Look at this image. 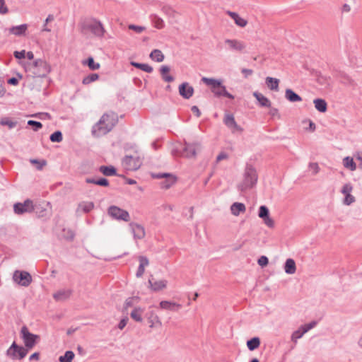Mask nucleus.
<instances>
[{
	"mask_svg": "<svg viewBox=\"0 0 362 362\" xmlns=\"http://www.w3.org/2000/svg\"><path fill=\"white\" fill-rule=\"evenodd\" d=\"M246 211L245 205L243 203L235 202L230 206L231 214L235 216H238L241 213H244Z\"/></svg>",
	"mask_w": 362,
	"mask_h": 362,
	"instance_id": "nucleus-25",
	"label": "nucleus"
},
{
	"mask_svg": "<svg viewBox=\"0 0 362 362\" xmlns=\"http://www.w3.org/2000/svg\"><path fill=\"white\" fill-rule=\"evenodd\" d=\"M179 93L185 99H189L194 94V88L187 82L179 86Z\"/></svg>",
	"mask_w": 362,
	"mask_h": 362,
	"instance_id": "nucleus-19",
	"label": "nucleus"
},
{
	"mask_svg": "<svg viewBox=\"0 0 362 362\" xmlns=\"http://www.w3.org/2000/svg\"><path fill=\"white\" fill-rule=\"evenodd\" d=\"M71 293L69 290H61L54 293L53 298L56 300H64L69 298Z\"/></svg>",
	"mask_w": 362,
	"mask_h": 362,
	"instance_id": "nucleus-33",
	"label": "nucleus"
},
{
	"mask_svg": "<svg viewBox=\"0 0 362 362\" xmlns=\"http://www.w3.org/2000/svg\"><path fill=\"white\" fill-rule=\"evenodd\" d=\"M241 72L245 78H247L253 74V71L252 69L245 68L242 69Z\"/></svg>",
	"mask_w": 362,
	"mask_h": 362,
	"instance_id": "nucleus-59",
	"label": "nucleus"
},
{
	"mask_svg": "<svg viewBox=\"0 0 362 362\" xmlns=\"http://www.w3.org/2000/svg\"><path fill=\"white\" fill-rule=\"evenodd\" d=\"M148 283L149 284V288L152 291L159 292L167 288L168 281L166 279H156L153 276H151Z\"/></svg>",
	"mask_w": 362,
	"mask_h": 362,
	"instance_id": "nucleus-13",
	"label": "nucleus"
},
{
	"mask_svg": "<svg viewBox=\"0 0 362 362\" xmlns=\"http://www.w3.org/2000/svg\"><path fill=\"white\" fill-rule=\"evenodd\" d=\"M201 148V145L199 143H185V146L182 148V151L181 155L186 158H192L195 157L197 154V151Z\"/></svg>",
	"mask_w": 362,
	"mask_h": 362,
	"instance_id": "nucleus-14",
	"label": "nucleus"
},
{
	"mask_svg": "<svg viewBox=\"0 0 362 362\" xmlns=\"http://www.w3.org/2000/svg\"><path fill=\"white\" fill-rule=\"evenodd\" d=\"M263 221L264 224L268 226L269 228H274V220L269 217V215L265 218H263Z\"/></svg>",
	"mask_w": 362,
	"mask_h": 362,
	"instance_id": "nucleus-54",
	"label": "nucleus"
},
{
	"mask_svg": "<svg viewBox=\"0 0 362 362\" xmlns=\"http://www.w3.org/2000/svg\"><path fill=\"white\" fill-rule=\"evenodd\" d=\"M28 124L29 126L33 127L34 131H38L42 127V124L41 122L35 120H29L28 122Z\"/></svg>",
	"mask_w": 362,
	"mask_h": 362,
	"instance_id": "nucleus-50",
	"label": "nucleus"
},
{
	"mask_svg": "<svg viewBox=\"0 0 362 362\" xmlns=\"http://www.w3.org/2000/svg\"><path fill=\"white\" fill-rule=\"evenodd\" d=\"M266 83L270 90L275 91L279 90V79L268 76L266 78Z\"/></svg>",
	"mask_w": 362,
	"mask_h": 362,
	"instance_id": "nucleus-31",
	"label": "nucleus"
},
{
	"mask_svg": "<svg viewBox=\"0 0 362 362\" xmlns=\"http://www.w3.org/2000/svg\"><path fill=\"white\" fill-rule=\"evenodd\" d=\"M139 265L136 272V276L137 278L141 277L144 272L145 268L149 265V260L146 256L140 255L138 257Z\"/></svg>",
	"mask_w": 362,
	"mask_h": 362,
	"instance_id": "nucleus-21",
	"label": "nucleus"
},
{
	"mask_svg": "<svg viewBox=\"0 0 362 362\" xmlns=\"http://www.w3.org/2000/svg\"><path fill=\"white\" fill-rule=\"evenodd\" d=\"M149 327L153 328L156 325L161 326L162 323L158 316L155 313L154 311H150L146 314Z\"/></svg>",
	"mask_w": 362,
	"mask_h": 362,
	"instance_id": "nucleus-24",
	"label": "nucleus"
},
{
	"mask_svg": "<svg viewBox=\"0 0 362 362\" xmlns=\"http://www.w3.org/2000/svg\"><path fill=\"white\" fill-rule=\"evenodd\" d=\"M144 310L141 308H135L131 313V317L136 322H142V314Z\"/></svg>",
	"mask_w": 362,
	"mask_h": 362,
	"instance_id": "nucleus-38",
	"label": "nucleus"
},
{
	"mask_svg": "<svg viewBox=\"0 0 362 362\" xmlns=\"http://www.w3.org/2000/svg\"><path fill=\"white\" fill-rule=\"evenodd\" d=\"M21 334L24 344L27 349H30L33 348V346L36 344L37 339L39 338V336L30 333L25 326L21 328Z\"/></svg>",
	"mask_w": 362,
	"mask_h": 362,
	"instance_id": "nucleus-7",
	"label": "nucleus"
},
{
	"mask_svg": "<svg viewBox=\"0 0 362 362\" xmlns=\"http://www.w3.org/2000/svg\"><path fill=\"white\" fill-rule=\"evenodd\" d=\"M152 177L154 178H166V180L160 183L161 188L169 189L171 187L176 181L175 177L170 173H158L153 174Z\"/></svg>",
	"mask_w": 362,
	"mask_h": 362,
	"instance_id": "nucleus-15",
	"label": "nucleus"
},
{
	"mask_svg": "<svg viewBox=\"0 0 362 362\" xmlns=\"http://www.w3.org/2000/svg\"><path fill=\"white\" fill-rule=\"evenodd\" d=\"M118 122L116 113L110 112L104 114L98 122L93 127L92 134L99 137L110 132Z\"/></svg>",
	"mask_w": 362,
	"mask_h": 362,
	"instance_id": "nucleus-1",
	"label": "nucleus"
},
{
	"mask_svg": "<svg viewBox=\"0 0 362 362\" xmlns=\"http://www.w3.org/2000/svg\"><path fill=\"white\" fill-rule=\"evenodd\" d=\"M74 353L71 351H66L63 356H59L60 362H71L74 358Z\"/></svg>",
	"mask_w": 362,
	"mask_h": 362,
	"instance_id": "nucleus-43",
	"label": "nucleus"
},
{
	"mask_svg": "<svg viewBox=\"0 0 362 362\" xmlns=\"http://www.w3.org/2000/svg\"><path fill=\"white\" fill-rule=\"evenodd\" d=\"M49 139L52 142H61L63 139L62 134L60 131H56L50 135Z\"/></svg>",
	"mask_w": 362,
	"mask_h": 362,
	"instance_id": "nucleus-46",
	"label": "nucleus"
},
{
	"mask_svg": "<svg viewBox=\"0 0 362 362\" xmlns=\"http://www.w3.org/2000/svg\"><path fill=\"white\" fill-rule=\"evenodd\" d=\"M308 168L310 170H312L313 175L317 174L320 170L317 163H310L308 165Z\"/></svg>",
	"mask_w": 362,
	"mask_h": 362,
	"instance_id": "nucleus-51",
	"label": "nucleus"
},
{
	"mask_svg": "<svg viewBox=\"0 0 362 362\" xmlns=\"http://www.w3.org/2000/svg\"><path fill=\"white\" fill-rule=\"evenodd\" d=\"M129 226L135 240H141L145 237V229L141 225L132 222L129 224Z\"/></svg>",
	"mask_w": 362,
	"mask_h": 362,
	"instance_id": "nucleus-18",
	"label": "nucleus"
},
{
	"mask_svg": "<svg viewBox=\"0 0 362 362\" xmlns=\"http://www.w3.org/2000/svg\"><path fill=\"white\" fill-rule=\"evenodd\" d=\"M315 107L320 112H325L327 109V104L324 99L317 98L313 100Z\"/></svg>",
	"mask_w": 362,
	"mask_h": 362,
	"instance_id": "nucleus-30",
	"label": "nucleus"
},
{
	"mask_svg": "<svg viewBox=\"0 0 362 362\" xmlns=\"http://www.w3.org/2000/svg\"><path fill=\"white\" fill-rule=\"evenodd\" d=\"M99 78L98 74H90L88 76L83 78L82 83L84 85H88L93 81H97Z\"/></svg>",
	"mask_w": 362,
	"mask_h": 362,
	"instance_id": "nucleus-45",
	"label": "nucleus"
},
{
	"mask_svg": "<svg viewBox=\"0 0 362 362\" xmlns=\"http://www.w3.org/2000/svg\"><path fill=\"white\" fill-rule=\"evenodd\" d=\"M224 43L228 49L232 52L242 53L246 48L245 42L237 39H226Z\"/></svg>",
	"mask_w": 362,
	"mask_h": 362,
	"instance_id": "nucleus-11",
	"label": "nucleus"
},
{
	"mask_svg": "<svg viewBox=\"0 0 362 362\" xmlns=\"http://www.w3.org/2000/svg\"><path fill=\"white\" fill-rule=\"evenodd\" d=\"M259 217L264 218L269 215V211L266 206H261L259 209Z\"/></svg>",
	"mask_w": 362,
	"mask_h": 362,
	"instance_id": "nucleus-48",
	"label": "nucleus"
},
{
	"mask_svg": "<svg viewBox=\"0 0 362 362\" xmlns=\"http://www.w3.org/2000/svg\"><path fill=\"white\" fill-rule=\"evenodd\" d=\"M141 160L139 156H126L122 160V165L127 170L134 171L141 165Z\"/></svg>",
	"mask_w": 362,
	"mask_h": 362,
	"instance_id": "nucleus-8",
	"label": "nucleus"
},
{
	"mask_svg": "<svg viewBox=\"0 0 362 362\" xmlns=\"http://www.w3.org/2000/svg\"><path fill=\"white\" fill-rule=\"evenodd\" d=\"M202 81L211 87V91L216 96H224L230 99L234 98V96L226 90V86L221 84V81L206 77H203Z\"/></svg>",
	"mask_w": 362,
	"mask_h": 362,
	"instance_id": "nucleus-3",
	"label": "nucleus"
},
{
	"mask_svg": "<svg viewBox=\"0 0 362 362\" xmlns=\"http://www.w3.org/2000/svg\"><path fill=\"white\" fill-rule=\"evenodd\" d=\"M159 308L163 310L176 312L182 308V305L173 301L162 300L159 303Z\"/></svg>",
	"mask_w": 362,
	"mask_h": 362,
	"instance_id": "nucleus-22",
	"label": "nucleus"
},
{
	"mask_svg": "<svg viewBox=\"0 0 362 362\" xmlns=\"http://www.w3.org/2000/svg\"><path fill=\"white\" fill-rule=\"evenodd\" d=\"M258 180L256 169L250 165H247L243 174V180L238 185V188L241 192H245L249 189L253 188Z\"/></svg>",
	"mask_w": 362,
	"mask_h": 362,
	"instance_id": "nucleus-2",
	"label": "nucleus"
},
{
	"mask_svg": "<svg viewBox=\"0 0 362 362\" xmlns=\"http://www.w3.org/2000/svg\"><path fill=\"white\" fill-rule=\"evenodd\" d=\"M8 11L7 6L5 5L4 0H0V13L6 14Z\"/></svg>",
	"mask_w": 362,
	"mask_h": 362,
	"instance_id": "nucleus-56",
	"label": "nucleus"
},
{
	"mask_svg": "<svg viewBox=\"0 0 362 362\" xmlns=\"http://www.w3.org/2000/svg\"><path fill=\"white\" fill-rule=\"evenodd\" d=\"M343 165L345 168L349 169L351 171L356 170V164L354 161L351 157L346 156L343 159Z\"/></svg>",
	"mask_w": 362,
	"mask_h": 362,
	"instance_id": "nucleus-35",
	"label": "nucleus"
},
{
	"mask_svg": "<svg viewBox=\"0 0 362 362\" xmlns=\"http://www.w3.org/2000/svg\"><path fill=\"white\" fill-rule=\"evenodd\" d=\"M6 92L4 87V80L0 77V97H2Z\"/></svg>",
	"mask_w": 362,
	"mask_h": 362,
	"instance_id": "nucleus-61",
	"label": "nucleus"
},
{
	"mask_svg": "<svg viewBox=\"0 0 362 362\" xmlns=\"http://www.w3.org/2000/svg\"><path fill=\"white\" fill-rule=\"evenodd\" d=\"M83 65H87L90 70H98L100 69V65L98 62H95L93 57H90L87 60L82 62Z\"/></svg>",
	"mask_w": 362,
	"mask_h": 362,
	"instance_id": "nucleus-40",
	"label": "nucleus"
},
{
	"mask_svg": "<svg viewBox=\"0 0 362 362\" xmlns=\"http://www.w3.org/2000/svg\"><path fill=\"white\" fill-rule=\"evenodd\" d=\"M228 154L225 152L220 153L216 157V162L228 158Z\"/></svg>",
	"mask_w": 362,
	"mask_h": 362,
	"instance_id": "nucleus-60",
	"label": "nucleus"
},
{
	"mask_svg": "<svg viewBox=\"0 0 362 362\" xmlns=\"http://www.w3.org/2000/svg\"><path fill=\"white\" fill-rule=\"evenodd\" d=\"M350 11H351V6L349 4H344L342 6V8H341L342 13H349Z\"/></svg>",
	"mask_w": 362,
	"mask_h": 362,
	"instance_id": "nucleus-64",
	"label": "nucleus"
},
{
	"mask_svg": "<svg viewBox=\"0 0 362 362\" xmlns=\"http://www.w3.org/2000/svg\"><path fill=\"white\" fill-rule=\"evenodd\" d=\"M96 185L107 187L109 185V182L106 178L102 177L97 180Z\"/></svg>",
	"mask_w": 362,
	"mask_h": 362,
	"instance_id": "nucleus-57",
	"label": "nucleus"
},
{
	"mask_svg": "<svg viewBox=\"0 0 362 362\" xmlns=\"http://www.w3.org/2000/svg\"><path fill=\"white\" fill-rule=\"evenodd\" d=\"M191 110H192V112L194 113L197 117H200L201 112L197 106H196V105L192 106Z\"/></svg>",
	"mask_w": 362,
	"mask_h": 362,
	"instance_id": "nucleus-62",
	"label": "nucleus"
},
{
	"mask_svg": "<svg viewBox=\"0 0 362 362\" xmlns=\"http://www.w3.org/2000/svg\"><path fill=\"white\" fill-rule=\"evenodd\" d=\"M13 281L18 284L27 287L32 281L30 274L25 271H16L13 276Z\"/></svg>",
	"mask_w": 362,
	"mask_h": 362,
	"instance_id": "nucleus-10",
	"label": "nucleus"
},
{
	"mask_svg": "<svg viewBox=\"0 0 362 362\" xmlns=\"http://www.w3.org/2000/svg\"><path fill=\"white\" fill-rule=\"evenodd\" d=\"M28 350L23 346H18L16 342H13L11 346L7 350V355L13 359H22L27 355Z\"/></svg>",
	"mask_w": 362,
	"mask_h": 362,
	"instance_id": "nucleus-9",
	"label": "nucleus"
},
{
	"mask_svg": "<svg viewBox=\"0 0 362 362\" xmlns=\"http://www.w3.org/2000/svg\"><path fill=\"white\" fill-rule=\"evenodd\" d=\"M355 201H356L355 197L351 194H346V195H345L343 203L345 205L349 206L351 204H353Z\"/></svg>",
	"mask_w": 362,
	"mask_h": 362,
	"instance_id": "nucleus-53",
	"label": "nucleus"
},
{
	"mask_svg": "<svg viewBox=\"0 0 362 362\" xmlns=\"http://www.w3.org/2000/svg\"><path fill=\"white\" fill-rule=\"evenodd\" d=\"M128 28L134 30L136 33H141L143 31L146 30V28L144 26L136 25L134 24L129 25Z\"/></svg>",
	"mask_w": 362,
	"mask_h": 362,
	"instance_id": "nucleus-49",
	"label": "nucleus"
},
{
	"mask_svg": "<svg viewBox=\"0 0 362 362\" xmlns=\"http://www.w3.org/2000/svg\"><path fill=\"white\" fill-rule=\"evenodd\" d=\"M94 208V204L92 202H82L78 204L77 211H81L84 213H88Z\"/></svg>",
	"mask_w": 362,
	"mask_h": 362,
	"instance_id": "nucleus-32",
	"label": "nucleus"
},
{
	"mask_svg": "<svg viewBox=\"0 0 362 362\" xmlns=\"http://www.w3.org/2000/svg\"><path fill=\"white\" fill-rule=\"evenodd\" d=\"M83 28L90 30L95 36L98 37H103L105 33L102 23L95 18H91L84 22Z\"/></svg>",
	"mask_w": 362,
	"mask_h": 362,
	"instance_id": "nucleus-4",
	"label": "nucleus"
},
{
	"mask_svg": "<svg viewBox=\"0 0 362 362\" xmlns=\"http://www.w3.org/2000/svg\"><path fill=\"white\" fill-rule=\"evenodd\" d=\"M149 57L152 60L157 62H163L165 58L163 52L160 49H153L151 52Z\"/></svg>",
	"mask_w": 362,
	"mask_h": 362,
	"instance_id": "nucleus-34",
	"label": "nucleus"
},
{
	"mask_svg": "<svg viewBox=\"0 0 362 362\" xmlns=\"http://www.w3.org/2000/svg\"><path fill=\"white\" fill-rule=\"evenodd\" d=\"M352 190H353L352 185L350 183H346L343 186L341 192L343 194L346 195V194H351V192H352Z\"/></svg>",
	"mask_w": 362,
	"mask_h": 362,
	"instance_id": "nucleus-52",
	"label": "nucleus"
},
{
	"mask_svg": "<svg viewBox=\"0 0 362 362\" xmlns=\"http://www.w3.org/2000/svg\"><path fill=\"white\" fill-rule=\"evenodd\" d=\"M253 96L257 99L259 102V104L261 107H271L270 100L263 95L262 93H258L257 91L253 93Z\"/></svg>",
	"mask_w": 362,
	"mask_h": 362,
	"instance_id": "nucleus-26",
	"label": "nucleus"
},
{
	"mask_svg": "<svg viewBox=\"0 0 362 362\" xmlns=\"http://www.w3.org/2000/svg\"><path fill=\"white\" fill-rule=\"evenodd\" d=\"M131 64L136 67V68H138L145 72H147V73H151L153 71V67L150 65H148V64H141V63H138V62H131Z\"/></svg>",
	"mask_w": 362,
	"mask_h": 362,
	"instance_id": "nucleus-41",
	"label": "nucleus"
},
{
	"mask_svg": "<svg viewBox=\"0 0 362 362\" xmlns=\"http://www.w3.org/2000/svg\"><path fill=\"white\" fill-rule=\"evenodd\" d=\"M284 271L288 274H293L296 271V262L293 259H287L284 264Z\"/></svg>",
	"mask_w": 362,
	"mask_h": 362,
	"instance_id": "nucleus-29",
	"label": "nucleus"
},
{
	"mask_svg": "<svg viewBox=\"0 0 362 362\" xmlns=\"http://www.w3.org/2000/svg\"><path fill=\"white\" fill-rule=\"evenodd\" d=\"M223 122L225 125L228 127L233 133L235 132H242L243 128L240 127L235 120L234 116L232 114H226Z\"/></svg>",
	"mask_w": 362,
	"mask_h": 362,
	"instance_id": "nucleus-17",
	"label": "nucleus"
},
{
	"mask_svg": "<svg viewBox=\"0 0 362 362\" xmlns=\"http://www.w3.org/2000/svg\"><path fill=\"white\" fill-rule=\"evenodd\" d=\"M285 98L291 103L302 101V98L290 88L286 89Z\"/></svg>",
	"mask_w": 362,
	"mask_h": 362,
	"instance_id": "nucleus-27",
	"label": "nucleus"
},
{
	"mask_svg": "<svg viewBox=\"0 0 362 362\" xmlns=\"http://www.w3.org/2000/svg\"><path fill=\"white\" fill-rule=\"evenodd\" d=\"M107 214L112 218L118 221L127 222L130 220L129 212L117 206H110L107 209Z\"/></svg>",
	"mask_w": 362,
	"mask_h": 362,
	"instance_id": "nucleus-6",
	"label": "nucleus"
},
{
	"mask_svg": "<svg viewBox=\"0 0 362 362\" xmlns=\"http://www.w3.org/2000/svg\"><path fill=\"white\" fill-rule=\"evenodd\" d=\"M258 264L261 266L262 267H265L268 264L269 260L268 258L266 256H261L258 261Z\"/></svg>",
	"mask_w": 362,
	"mask_h": 362,
	"instance_id": "nucleus-55",
	"label": "nucleus"
},
{
	"mask_svg": "<svg viewBox=\"0 0 362 362\" xmlns=\"http://www.w3.org/2000/svg\"><path fill=\"white\" fill-rule=\"evenodd\" d=\"M0 124L3 126H7L10 129H11L16 127L17 122L13 121L8 117H3L0 121Z\"/></svg>",
	"mask_w": 362,
	"mask_h": 362,
	"instance_id": "nucleus-44",
	"label": "nucleus"
},
{
	"mask_svg": "<svg viewBox=\"0 0 362 362\" xmlns=\"http://www.w3.org/2000/svg\"><path fill=\"white\" fill-rule=\"evenodd\" d=\"M33 74L37 77H45L51 71V66L45 60L41 59H37L33 63Z\"/></svg>",
	"mask_w": 362,
	"mask_h": 362,
	"instance_id": "nucleus-5",
	"label": "nucleus"
},
{
	"mask_svg": "<svg viewBox=\"0 0 362 362\" xmlns=\"http://www.w3.org/2000/svg\"><path fill=\"white\" fill-rule=\"evenodd\" d=\"M226 13L234 21L235 23L240 27L244 28L247 25V20L240 17L237 13L233 11H228Z\"/></svg>",
	"mask_w": 362,
	"mask_h": 362,
	"instance_id": "nucleus-23",
	"label": "nucleus"
},
{
	"mask_svg": "<svg viewBox=\"0 0 362 362\" xmlns=\"http://www.w3.org/2000/svg\"><path fill=\"white\" fill-rule=\"evenodd\" d=\"M317 325L315 321H313L308 324L300 326L298 329L294 331L291 335V341L295 344L297 343L298 339H300L304 334L311 329L314 328Z\"/></svg>",
	"mask_w": 362,
	"mask_h": 362,
	"instance_id": "nucleus-12",
	"label": "nucleus"
},
{
	"mask_svg": "<svg viewBox=\"0 0 362 362\" xmlns=\"http://www.w3.org/2000/svg\"><path fill=\"white\" fill-rule=\"evenodd\" d=\"M170 70V67L166 65L162 66L160 69V73L163 80L168 83L174 81V77L168 74Z\"/></svg>",
	"mask_w": 362,
	"mask_h": 362,
	"instance_id": "nucleus-28",
	"label": "nucleus"
},
{
	"mask_svg": "<svg viewBox=\"0 0 362 362\" xmlns=\"http://www.w3.org/2000/svg\"><path fill=\"white\" fill-rule=\"evenodd\" d=\"M13 55L17 59H23L25 58V50H22V51H15L14 53H13Z\"/></svg>",
	"mask_w": 362,
	"mask_h": 362,
	"instance_id": "nucleus-58",
	"label": "nucleus"
},
{
	"mask_svg": "<svg viewBox=\"0 0 362 362\" xmlns=\"http://www.w3.org/2000/svg\"><path fill=\"white\" fill-rule=\"evenodd\" d=\"M99 170L105 176H112L116 175V169L113 166L102 165L100 167Z\"/></svg>",
	"mask_w": 362,
	"mask_h": 362,
	"instance_id": "nucleus-36",
	"label": "nucleus"
},
{
	"mask_svg": "<svg viewBox=\"0 0 362 362\" xmlns=\"http://www.w3.org/2000/svg\"><path fill=\"white\" fill-rule=\"evenodd\" d=\"M54 19V16L52 14L48 15V16L45 19V23L43 25V27H42V32H48V33L51 32V29L47 27V25H48V23H49L51 21H53Z\"/></svg>",
	"mask_w": 362,
	"mask_h": 362,
	"instance_id": "nucleus-47",
	"label": "nucleus"
},
{
	"mask_svg": "<svg viewBox=\"0 0 362 362\" xmlns=\"http://www.w3.org/2000/svg\"><path fill=\"white\" fill-rule=\"evenodd\" d=\"M151 19L154 27L157 29H162L165 27L163 20L156 14L151 16Z\"/></svg>",
	"mask_w": 362,
	"mask_h": 362,
	"instance_id": "nucleus-37",
	"label": "nucleus"
},
{
	"mask_svg": "<svg viewBox=\"0 0 362 362\" xmlns=\"http://www.w3.org/2000/svg\"><path fill=\"white\" fill-rule=\"evenodd\" d=\"M28 24H21L20 25L12 26L8 29V33L17 37L24 36L28 30Z\"/></svg>",
	"mask_w": 362,
	"mask_h": 362,
	"instance_id": "nucleus-20",
	"label": "nucleus"
},
{
	"mask_svg": "<svg viewBox=\"0 0 362 362\" xmlns=\"http://www.w3.org/2000/svg\"><path fill=\"white\" fill-rule=\"evenodd\" d=\"M161 10L169 18H175L177 16V13L170 6L164 5Z\"/></svg>",
	"mask_w": 362,
	"mask_h": 362,
	"instance_id": "nucleus-42",
	"label": "nucleus"
},
{
	"mask_svg": "<svg viewBox=\"0 0 362 362\" xmlns=\"http://www.w3.org/2000/svg\"><path fill=\"white\" fill-rule=\"evenodd\" d=\"M13 210L16 214H22L23 213L33 211L34 210V206L31 200L27 199L23 203L15 204Z\"/></svg>",
	"mask_w": 362,
	"mask_h": 362,
	"instance_id": "nucleus-16",
	"label": "nucleus"
},
{
	"mask_svg": "<svg viewBox=\"0 0 362 362\" xmlns=\"http://www.w3.org/2000/svg\"><path fill=\"white\" fill-rule=\"evenodd\" d=\"M127 321H128V319H127V318L121 320L118 324V328L119 329H122L127 325Z\"/></svg>",
	"mask_w": 362,
	"mask_h": 362,
	"instance_id": "nucleus-63",
	"label": "nucleus"
},
{
	"mask_svg": "<svg viewBox=\"0 0 362 362\" xmlns=\"http://www.w3.org/2000/svg\"><path fill=\"white\" fill-rule=\"evenodd\" d=\"M260 345V339L259 337H253L247 341V346L250 351L257 349Z\"/></svg>",
	"mask_w": 362,
	"mask_h": 362,
	"instance_id": "nucleus-39",
	"label": "nucleus"
}]
</instances>
